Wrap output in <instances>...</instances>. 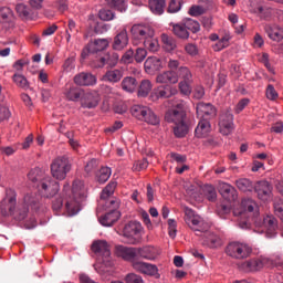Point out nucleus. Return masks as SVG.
Returning <instances> with one entry per match:
<instances>
[{
	"label": "nucleus",
	"instance_id": "obj_1",
	"mask_svg": "<svg viewBox=\"0 0 283 283\" xmlns=\"http://www.w3.org/2000/svg\"><path fill=\"white\" fill-rule=\"evenodd\" d=\"M184 220L186 224L196 233H203L201 242L202 247H209L210 249H218L222 247V239L213 232H209L211 226L205 221L193 209L185 208Z\"/></svg>",
	"mask_w": 283,
	"mask_h": 283
},
{
	"label": "nucleus",
	"instance_id": "obj_2",
	"mask_svg": "<svg viewBox=\"0 0 283 283\" xmlns=\"http://www.w3.org/2000/svg\"><path fill=\"white\" fill-rule=\"evenodd\" d=\"M145 250H129V249H118L115 250V255L125 261L133 262V269L136 272H139L144 275L155 277L156 280L160 277L159 270L157 265L149 264L140 261H136L138 259H146L149 261L156 260L157 254L146 253Z\"/></svg>",
	"mask_w": 283,
	"mask_h": 283
},
{
	"label": "nucleus",
	"instance_id": "obj_3",
	"mask_svg": "<svg viewBox=\"0 0 283 283\" xmlns=\"http://www.w3.org/2000/svg\"><path fill=\"white\" fill-rule=\"evenodd\" d=\"M72 171V160L67 155L60 156L51 163V175L55 180H65Z\"/></svg>",
	"mask_w": 283,
	"mask_h": 283
},
{
	"label": "nucleus",
	"instance_id": "obj_4",
	"mask_svg": "<svg viewBox=\"0 0 283 283\" xmlns=\"http://www.w3.org/2000/svg\"><path fill=\"white\" fill-rule=\"evenodd\" d=\"M130 114L137 120H144V123H147L148 125H159L160 118L151 108L143 105H134L130 108Z\"/></svg>",
	"mask_w": 283,
	"mask_h": 283
},
{
	"label": "nucleus",
	"instance_id": "obj_5",
	"mask_svg": "<svg viewBox=\"0 0 283 283\" xmlns=\"http://www.w3.org/2000/svg\"><path fill=\"white\" fill-rule=\"evenodd\" d=\"M30 207L31 209H39V202L36 201V198H34L32 195H25L23 198V202L13 210V213L11 216L18 222H22V220L28 218Z\"/></svg>",
	"mask_w": 283,
	"mask_h": 283
},
{
	"label": "nucleus",
	"instance_id": "obj_6",
	"mask_svg": "<svg viewBox=\"0 0 283 283\" xmlns=\"http://www.w3.org/2000/svg\"><path fill=\"white\" fill-rule=\"evenodd\" d=\"M241 207L243 212H241V220L239 221L240 229H250L251 228V216H258V203L253 201V199H243L241 201ZM247 213H250L247 220H242V218H247Z\"/></svg>",
	"mask_w": 283,
	"mask_h": 283
},
{
	"label": "nucleus",
	"instance_id": "obj_7",
	"mask_svg": "<svg viewBox=\"0 0 283 283\" xmlns=\"http://www.w3.org/2000/svg\"><path fill=\"white\" fill-rule=\"evenodd\" d=\"M38 189L44 198H54L61 190V186L59 181L52 179V177L45 176L38 184Z\"/></svg>",
	"mask_w": 283,
	"mask_h": 283
},
{
	"label": "nucleus",
	"instance_id": "obj_8",
	"mask_svg": "<svg viewBox=\"0 0 283 283\" xmlns=\"http://www.w3.org/2000/svg\"><path fill=\"white\" fill-rule=\"evenodd\" d=\"M140 233H143V224L139 221H129L122 231L126 244H136L138 242L136 235H140Z\"/></svg>",
	"mask_w": 283,
	"mask_h": 283
},
{
	"label": "nucleus",
	"instance_id": "obj_9",
	"mask_svg": "<svg viewBox=\"0 0 283 283\" xmlns=\"http://www.w3.org/2000/svg\"><path fill=\"white\" fill-rule=\"evenodd\" d=\"M6 193V197L0 203V213L4 218L8 216H12L14 213V210L17 209V191L9 188L7 189Z\"/></svg>",
	"mask_w": 283,
	"mask_h": 283
},
{
	"label": "nucleus",
	"instance_id": "obj_10",
	"mask_svg": "<svg viewBox=\"0 0 283 283\" xmlns=\"http://www.w3.org/2000/svg\"><path fill=\"white\" fill-rule=\"evenodd\" d=\"M119 207H120V201L111 200L109 209L112 210L99 218V223L103 227H114V224H116V222L120 220V211H118Z\"/></svg>",
	"mask_w": 283,
	"mask_h": 283
},
{
	"label": "nucleus",
	"instance_id": "obj_11",
	"mask_svg": "<svg viewBox=\"0 0 283 283\" xmlns=\"http://www.w3.org/2000/svg\"><path fill=\"white\" fill-rule=\"evenodd\" d=\"M182 120H187V113L185 112V103L179 101L174 108L166 112L165 122L174 123L176 125L182 123Z\"/></svg>",
	"mask_w": 283,
	"mask_h": 283
},
{
	"label": "nucleus",
	"instance_id": "obj_12",
	"mask_svg": "<svg viewBox=\"0 0 283 283\" xmlns=\"http://www.w3.org/2000/svg\"><path fill=\"white\" fill-rule=\"evenodd\" d=\"M197 118L199 120H213L218 116V108L211 103L199 102L196 106Z\"/></svg>",
	"mask_w": 283,
	"mask_h": 283
},
{
	"label": "nucleus",
	"instance_id": "obj_13",
	"mask_svg": "<svg viewBox=\"0 0 283 283\" xmlns=\"http://www.w3.org/2000/svg\"><path fill=\"white\" fill-rule=\"evenodd\" d=\"M119 59L120 57L116 52L105 53L92 62V67H95L96 70L103 69L105 65H108V67H116V65H118Z\"/></svg>",
	"mask_w": 283,
	"mask_h": 283
},
{
	"label": "nucleus",
	"instance_id": "obj_14",
	"mask_svg": "<svg viewBox=\"0 0 283 283\" xmlns=\"http://www.w3.org/2000/svg\"><path fill=\"white\" fill-rule=\"evenodd\" d=\"M130 32L135 41H147L155 34L154 29L149 24H134Z\"/></svg>",
	"mask_w": 283,
	"mask_h": 283
},
{
	"label": "nucleus",
	"instance_id": "obj_15",
	"mask_svg": "<svg viewBox=\"0 0 283 283\" xmlns=\"http://www.w3.org/2000/svg\"><path fill=\"white\" fill-rule=\"evenodd\" d=\"M254 191L263 202H269L273 198V185L266 180H261L254 184Z\"/></svg>",
	"mask_w": 283,
	"mask_h": 283
},
{
	"label": "nucleus",
	"instance_id": "obj_16",
	"mask_svg": "<svg viewBox=\"0 0 283 283\" xmlns=\"http://www.w3.org/2000/svg\"><path fill=\"white\" fill-rule=\"evenodd\" d=\"M178 94V88L176 86L164 84L158 86L150 94V101H160V98H171V96H176Z\"/></svg>",
	"mask_w": 283,
	"mask_h": 283
},
{
	"label": "nucleus",
	"instance_id": "obj_17",
	"mask_svg": "<svg viewBox=\"0 0 283 283\" xmlns=\"http://www.w3.org/2000/svg\"><path fill=\"white\" fill-rule=\"evenodd\" d=\"M80 102L84 109H95L101 103V95L96 91L86 92L82 94Z\"/></svg>",
	"mask_w": 283,
	"mask_h": 283
},
{
	"label": "nucleus",
	"instance_id": "obj_18",
	"mask_svg": "<svg viewBox=\"0 0 283 283\" xmlns=\"http://www.w3.org/2000/svg\"><path fill=\"white\" fill-rule=\"evenodd\" d=\"M219 132L223 136H229L233 132V113L231 111H226L220 115Z\"/></svg>",
	"mask_w": 283,
	"mask_h": 283
},
{
	"label": "nucleus",
	"instance_id": "obj_19",
	"mask_svg": "<svg viewBox=\"0 0 283 283\" xmlns=\"http://www.w3.org/2000/svg\"><path fill=\"white\" fill-rule=\"evenodd\" d=\"M73 81L75 85H78L80 87H92L97 83L96 75L90 72H82L76 74Z\"/></svg>",
	"mask_w": 283,
	"mask_h": 283
},
{
	"label": "nucleus",
	"instance_id": "obj_20",
	"mask_svg": "<svg viewBox=\"0 0 283 283\" xmlns=\"http://www.w3.org/2000/svg\"><path fill=\"white\" fill-rule=\"evenodd\" d=\"M265 264V259H252L239 264V270L244 273L258 272Z\"/></svg>",
	"mask_w": 283,
	"mask_h": 283
},
{
	"label": "nucleus",
	"instance_id": "obj_21",
	"mask_svg": "<svg viewBox=\"0 0 283 283\" xmlns=\"http://www.w3.org/2000/svg\"><path fill=\"white\" fill-rule=\"evenodd\" d=\"M81 211V199H75L72 196L66 197L65 205H64V213L72 218L76 216Z\"/></svg>",
	"mask_w": 283,
	"mask_h": 283
},
{
	"label": "nucleus",
	"instance_id": "obj_22",
	"mask_svg": "<svg viewBox=\"0 0 283 283\" xmlns=\"http://www.w3.org/2000/svg\"><path fill=\"white\" fill-rule=\"evenodd\" d=\"M156 83L160 85H176L178 83V73L176 71H166L156 76Z\"/></svg>",
	"mask_w": 283,
	"mask_h": 283
},
{
	"label": "nucleus",
	"instance_id": "obj_23",
	"mask_svg": "<svg viewBox=\"0 0 283 283\" xmlns=\"http://www.w3.org/2000/svg\"><path fill=\"white\" fill-rule=\"evenodd\" d=\"M219 193L224 198V200H228V202H234V200H238V190L227 182L220 184Z\"/></svg>",
	"mask_w": 283,
	"mask_h": 283
},
{
	"label": "nucleus",
	"instance_id": "obj_24",
	"mask_svg": "<svg viewBox=\"0 0 283 283\" xmlns=\"http://www.w3.org/2000/svg\"><path fill=\"white\" fill-rule=\"evenodd\" d=\"M263 227L266 238H275L277 234V219L275 217L266 216L263 218Z\"/></svg>",
	"mask_w": 283,
	"mask_h": 283
},
{
	"label": "nucleus",
	"instance_id": "obj_25",
	"mask_svg": "<svg viewBox=\"0 0 283 283\" xmlns=\"http://www.w3.org/2000/svg\"><path fill=\"white\" fill-rule=\"evenodd\" d=\"M144 70L147 74L160 72L163 70V60L156 56H148L144 63Z\"/></svg>",
	"mask_w": 283,
	"mask_h": 283
},
{
	"label": "nucleus",
	"instance_id": "obj_26",
	"mask_svg": "<svg viewBox=\"0 0 283 283\" xmlns=\"http://www.w3.org/2000/svg\"><path fill=\"white\" fill-rule=\"evenodd\" d=\"M109 48V40L107 39H95L90 42L87 45V51L90 54H96L97 52H103V50H107Z\"/></svg>",
	"mask_w": 283,
	"mask_h": 283
},
{
	"label": "nucleus",
	"instance_id": "obj_27",
	"mask_svg": "<svg viewBox=\"0 0 283 283\" xmlns=\"http://www.w3.org/2000/svg\"><path fill=\"white\" fill-rule=\"evenodd\" d=\"M129 44V35H127V30H122L114 38L113 42V50H125Z\"/></svg>",
	"mask_w": 283,
	"mask_h": 283
},
{
	"label": "nucleus",
	"instance_id": "obj_28",
	"mask_svg": "<svg viewBox=\"0 0 283 283\" xmlns=\"http://www.w3.org/2000/svg\"><path fill=\"white\" fill-rule=\"evenodd\" d=\"M211 132V122L209 119H199V123L195 129V136L197 138H207Z\"/></svg>",
	"mask_w": 283,
	"mask_h": 283
},
{
	"label": "nucleus",
	"instance_id": "obj_29",
	"mask_svg": "<svg viewBox=\"0 0 283 283\" xmlns=\"http://www.w3.org/2000/svg\"><path fill=\"white\" fill-rule=\"evenodd\" d=\"M264 31L271 41H276L279 43V41L283 40V30L277 25L266 24Z\"/></svg>",
	"mask_w": 283,
	"mask_h": 283
},
{
	"label": "nucleus",
	"instance_id": "obj_30",
	"mask_svg": "<svg viewBox=\"0 0 283 283\" xmlns=\"http://www.w3.org/2000/svg\"><path fill=\"white\" fill-rule=\"evenodd\" d=\"M123 78V72L118 69L108 70L106 73L102 76V81L105 83H120Z\"/></svg>",
	"mask_w": 283,
	"mask_h": 283
},
{
	"label": "nucleus",
	"instance_id": "obj_31",
	"mask_svg": "<svg viewBox=\"0 0 283 283\" xmlns=\"http://www.w3.org/2000/svg\"><path fill=\"white\" fill-rule=\"evenodd\" d=\"M235 187L239 191H242V193H251V191L255 189V184L249 178H240L235 180Z\"/></svg>",
	"mask_w": 283,
	"mask_h": 283
},
{
	"label": "nucleus",
	"instance_id": "obj_32",
	"mask_svg": "<svg viewBox=\"0 0 283 283\" xmlns=\"http://www.w3.org/2000/svg\"><path fill=\"white\" fill-rule=\"evenodd\" d=\"M174 134L176 138H185V136L189 134V124H187V119L175 124Z\"/></svg>",
	"mask_w": 283,
	"mask_h": 283
},
{
	"label": "nucleus",
	"instance_id": "obj_33",
	"mask_svg": "<svg viewBox=\"0 0 283 283\" xmlns=\"http://www.w3.org/2000/svg\"><path fill=\"white\" fill-rule=\"evenodd\" d=\"M224 253L232 259L243 260L249 258L252 254V250L229 249V250H224Z\"/></svg>",
	"mask_w": 283,
	"mask_h": 283
},
{
	"label": "nucleus",
	"instance_id": "obj_34",
	"mask_svg": "<svg viewBox=\"0 0 283 283\" xmlns=\"http://www.w3.org/2000/svg\"><path fill=\"white\" fill-rule=\"evenodd\" d=\"M148 6L153 14H164L165 13V6H167L166 0H149Z\"/></svg>",
	"mask_w": 283,
	"mask_h": 283
},
{
	"label": "nucleus",
	"instance_id": "obj_35",
	"mask_svg": "<svg viewBox=\"0 0 283 283\" xmlns=\"http://www.w3.org/2000/svg\"><path fill=\"white\" fill-rule=\"evenodd\" d=\"M161 43L166 52H174L177 48L176 39L171 35H167V33L161 34Z\"/></svg>",
	"mask_w": 283,
	"mask_h": 283
},
{
	"label": "nucleus",
	"instance_id": "obj_36",
	"mask_svg": "<svg viewBox=\"0 0 283 283\" xmlns=\"http://www.w3.org/2000/svg\"><path fill=\"white\" fill-rule=\"evenodd\" d=\"M76 200H83L85 198V191L83 190V182L81 180H74L72 187V196Z\"/></svg>",
	"mask_w": 283,
	"mask_h": 283
},
{
	"label": "nucleus",
	"instance_id": "obj_37",
	"mask_svg": "<svg viewBox=\"0 0 283 283\" xmlns=\"http://www.w3.org/2000/svg\"><path fill=\"white\" fill-rule=\"evenodd\" d=\"M178 80L181 78V83H193V74L187 66H180L176 72Z\"/></svg>",
	"mask_w": 283,
	"mask_h": 283
},
{
	"label": "nucleus",
	"instance_id": "obj_38",
	"mask_svg": "<svg viewBox=\"0 0 283 283\" xmlns=\"http://www.w3.org/2000/svg\"><path fill=\"white\" fill-rule=\"evenodd\" d=\"M174 34L178 36V39H182L184 41H187L189 39V31L187 30V27L184 23H177L172 27Z\"/></svg>",
	"mask_w": 283,
	"mask_h": 283
},
{
	"label": "nucleus",
	"instance_id": "obj_39",
	"mask_svg": "<svg viewBox=\"0 0 283 283\" xmlns=\"http://www.w3.org/2000/svg\"><path fill=\"white\" fill-rule=\"evenodd\" d=\"M153 87L154 86L151 85V81L143 80L138 88V96L140 98H146V96H149V92H151Z\"/></svg>",
	"mask_w": 283,
	"mask_h": 283
},
{
	"label": "nucleus",
	"instance_id": "obj_40",
	"mask_svg": "<svg viewBox=\"0 0 283 283\" xmlns=\"http://www.w3.org/2000/svg\"><path fill=\"white\" fill-rule=\"evenodd\" d=\"M12 81L17 87H20L21 90H30V82L24 75L15 73L12 76Z\"/></svg>",
	"mask_w": 283,
	"mask_h": 283
},
{
	"label": "nucleus",
	"instance_id": "obj_41",
	"mask_svg": "<svg viewBox=\"0 0 283 283\" xmlns=\"http://www.w3.org/2000/svg\"><path fill=\"white\" fill-rule=\"evenodd\" d=\"M111 177H112V168L109 167H102L96 175V178L99 185H105V182H107V180H109Z\"/></svg>",
	"mask_w": 283,
	"mask_h": 283
},
{
	"label": "nucleus",
	"instance_id": "obj_42",
	"mask_svg": "<svg viewBox=\"0 0 283 283\" xmlns=\"http://www.w3.org/2000/svg\"><path fill=\"white\" fill-rule=\"evenodd\" d=\"M182 6H185V0H169L167 12L168 14H177L182 10Z\"/></svg>",
	"mask_w": 283,
	"mask_h": 283
},
{
	"label": "nucleus",
	"instance_id": "obj_43",
	"mask_svg": "<svg viewBox=\"0 0 283 283\" xmlns=\"http://www.w3.org/2000/svg\"><path fill=\"white\" fill-rule=\"evenodd\" d=\"M116 187H118V182L109 181L108 185L101 192V200H107L109 196H114V191H116Z\"/></svg>",
	"mask_w": 283,
	"mask_h": 283
},
{
	"label": "nucleus",
	"instance_id": "obj_44",
	"mask_svg": "<svg viewBox=\"0 0 283 283\" xmlns=\"http://www.w3.org/2000/svg\"><path fill=\"white\" fill-rule=\"evenodd\" d=\"M65 96H66L67 101L76 102V101H78V98L81 101V98L83 96V90H81L80 87H76V86H72L65 93Z\"/></svg>",
	"mask_w": 283,
	"mask_h": 283
},
{
	"label": "nucleus",
	"instance_id": "obj_45",
	"mask_svg": "<svg viewBox=\"0 0 283 283\" xmlns=\"http://www.w3.org/2000/svg\"><path fill=\"white\" fill-rule=\"evenodd\" d=\"M138 83L136 81V77H125L122 81V88L124 92H135Z\"/></svg>",
	"mask_w": 283,
	"mask_h": 283
},
{
	"label": "nucleus",
	"instance_id": "obj_46",
	"mask_svg": "<svg viewBox=\"0 0 283 283\" xmlns=\"http://www.w3.org/2000/svg\"><path fill=\"white\" fill-rule=\"evenodd\" d=\"M14 17L12 9L9 7H0V23H10Z\"/></svg>",
	"mask_w": 283,
	"mask_h": 283
},
{
	"label": "nucleus",
	"instance_id": "obj_47",
	"mask_svg": "<svg viewBox=\"0 0 283 283\" xmlns=\"http://www.w3.org/2000/svg\"><path fill=\"white\" fill-rule=\"evenodd\" d=\"M106 3L109 8L117 10V12L127 11V2L125 0H106Z\"/></svg>",
	"mask_w": 283,
	"mask_h": 283
},
{
	"label": "nucleus",
	"instance_id": "obj_48",
	"mask_svg": "<svg viewBox=\"0 0 283 283\" xmlns=\"http://www.w3.org/2000/svg\"><path fill=\"white\" fill-rule=\"evenodd\" d=\"M203 193L209 202H216L218 198V192L216 191V187H213V185H205Z\"/></svg>",
	"mask_w": 283,
	"mask_h": 283
},
{
	"label": "nucleus",
	"instance_id": "obj_49",
	"mask_svg": "<svg viewBox=\"0 0 283 283\" xmlns=\"http://www.w3.org/2000/svg\"><path fill=\"white\" fill-rule=\"evenodd\" d=\"M184 25H186V30H188V32H192V34H197V32H200V22L191 18L186 19L184 21Z\"/></svg>",
	"mask_w": 283,
	"mask_h": 283
},
{
	"label": "nucleus",
	"instance_id": "obj_50",
	"mask_svg": "<svg viewBox=\"0 0 283 283\" xmlns=\"http://www.w3.org/2000/svg\"><path fill=\"white\" fill-rule=\"evenodd\" d=\"M98 18L101 21H114V19H116V13L109 9H101Z\"/></svg>",
	"mask_w": 283,
	"mask_h": 283
},
{
	"label": "nucleus",
	"instance_id": "obj_51",
	"mask_svg": "<svg viewBox=\"0 0 283 283\" xmlns=\"http://www.w3.org/2000/svg\"><path fill=\"white\" fill-rule=\"evenodd\" d=\"M69 30L65 31L66 42L70 43L72 40V34H78V29H76V22L73 19L69 20L67 24Z\"/></svg>",
	"mask_w": 283,
	"mask_h": 283
},
{
	"label": "nucleus",
	"instance_id": "obj_52",
	"mask_svg": "<svg viewBox=\"0 0 283 283\" xmlns=\"http://www.w3.org/2000/svg\"><path fill=\"white\" fill-rule=\"evenodd\" d=\"M226 48H229V36H223L216 44L212 45L214 52H222Z\"/></svg>",
	"mask_w": 283,
	"mask_h": 283
},
{
	"label": "nucleus",
	"instance_id": "obj_53",
	"mask_svg": "<svg viewBox=\"0 0 283 283\" xmlns=\"http://www.w3.org/2000/svg\"><path fill=\"white\" fill-rule=\"evenodd\" d=\"M95 258L102 260V262H107V259L112 255L111 250L107 249H97L93 250Z\"/></svg>",
	"mask_w": 283,
	"mask_h": 283
},
{
	"label": "nucleus",
	"instance_id": "obj_54",
	"mask_svg": "<svg viewBox=\"0 0 283 283\" xmlns=\"http://www.w3.org/2000/svg\"><path fill=\"white\" fill-rule=\"evenodd\" d=\"M144 46L150 52H158V40L153 38H148L144 41Z\"/></svg>",
	"mask_w": 283,
	"mask_h": 283
},
{
	"label": "nucleus",
	"instance_id": "obj_55",
	"mask_svg": "<svg viewBox=\"0 0 283 283\" xmlns=\"http://www.w3.org/2000/svg\"><path fill=\"white\" fill-rule=\"evenodd\" d=\"M41 176H43V171H41L40 168H33L28 174V178L31 180V182H39V180L41 181Z\"/></svg>",
	"mask_w": 283,
	"mask_h": 283
},
{
	"label": "nucleus",
	"instance_id": "obj_56",
	"mask_svg": "<svg viewBox=\"0 0 283 283\" xmlns=\"http://www.w3.org/2000/svg\"><path fill=\"white\" fill-rule=\"evenodd\" d=\"M133 56L136 63H143V61L147 59V50H145L144 48H137Z\"/></svg>",
	"mask_w": 283,
	"mask_h": 283
},
{
	"label": "nucleus",
	"instance_id": "obj_57",
	"mask_svg": "<svg viewBox=\"0 0 283 283\" xmlns=\"http://www.w3.org/2000/svg\"><path fill=\"white\" fill-rule=\"evenodd\" d=\"M112 243L107 242V240H95L93 241L91 249H112Z\"/></svg>",
	"mask_w": 283,
	"mask_h": 283
},
{
	"label": "nucleus",
	"instance_id": "obj_58",
	"mask_svg": "<svg viewBox=\"0 0 283 283\" xmlns=\"http://www.w3.org/2000/svg\"><path fill=\"white\" fill-rule=\"evenodd\" d=\"M120 63H123L124 65H129V63H134V50L129 49L127 50L122 59H120Z\"/></svg>",
	"mask_w": 283,
	"mask_h": 283
},
{
	"label": "nucleus",
	"instance_id": "obj_59",
	"mask_svg": "<svg viewBox=\"0 0 283 283\" xmlns=\"http://www.w3.org/2000/svg\"><path fill=\"white\" fill-rule=\"evenodd\" d=\"M147 167H149V161L144 158L134 163L133 171H143V169H147Z\"/></svg>",
	"mask_w": 283,
	"mask_h": 283
},
{
	"label": "nucleus",
	"instance_id": "obj_60",
	"mask_svg": "<svg viewBox=\"0 0 283 283\" xmlns=\"http://www.w3.org/2000/svg\"><path fill=\"white\" fill-rule=\"evenodd\" d=\"M15 11L19 14V17H24V18L30 17V9L28 8V6H25L23 3L17 4Z\"/></svg>",
	"mask_w": 283,
	"mask_h": 283
},
{
	"label": "nucleus",
	"instance_id": "obj_61",
	"mask_svg": "<svg viewBox=\"0 0 283 283\" xmlns=\"http://www.w3.org/2000/svg\"><path fill=\"white\" fill-rule=\"evenodd\" d=\"M188 14H190V17H200L202 14H205V8L202 6H192L190 7Z\"/></svg>",
	"mask_w": 283,
	"mask_h": 283
},
{
	"label": "nucleus",
	"instance_id": "obj_62",
	"mask_svg": "<svg viewBox=\"0 0 283 283\" xmlns=\"http://www.w3.org/2000/svg\"><path fill=\"white\" fill-rule=\"evenodd\" d=\"M126 283H144V280H142V276L135 273H128L125 276Z\"/></svg>",
	"mask_w": 283,
	"mask_h": 283
},
{
	"label": "nucleus",
	"instance_id": "obj_63",
	"mask_svg": "<svg viewBox=\"0 0 283 283\" xmlns=\"http://www.w3.org/2000/svg\"><path fill=\"white\" fill-rule=\"evenodd\" d=\"M179 91L184 94V96H189V94H191V82H180Z\"/></svg>",
	"mask_w": 283,
	"mask_h": 283
},
{
	"label": "nucleus",
	"instance_id": "obj_64",
	"mask_svg": "<svg viewBox=\"0 0 283 283\" xmlns=\"http://www.w3.org/2000/svg\"><path fill=\"white\" fill-rule=\"evenodd\" d=\"M274 213L283 220V200L277 199L274 201Z\"/></svg>",
	"mask_w": 283,
	"mask_h": 283
}]
</instances>
